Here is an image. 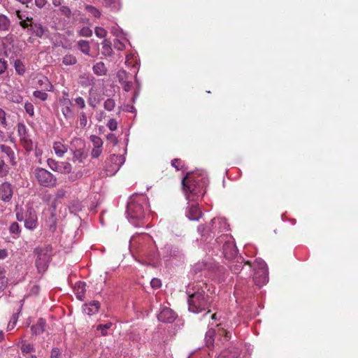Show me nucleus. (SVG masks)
I'll use <instances>...</instances> for the list:
<instances>
[{"label": "nucleus", "instance_id": "obj_1", "mask_svg": "<svg viewBox=\"0 0 358 358\" xmlns=\"http://www.w3.org/2000/svg\"><path fill=\"white\" fill-rule=\"evenodd\" d=\"M208 184V178L203 171L188 173L182 180V189L188 201L185 215L189 220L198 221L201 217L197 201L204 195Z\"/></svg>", "mask_w": 358, "mask_h": 358}, {"label": "nucleus", "instance_id": "obj_2", "mask_svg": "<svg viewBox=\"0 0 358 358\" xmlns=\"http://www.w3.org/2000/svg\"><path fill=\"white\" fill-rule=\"evenodd\" d=\"M210 287L206 281L189 285L187 289V303L189 311L199 313L208 308L212 299L206 292Z\"/></svg>", "mask_w": 358, "mask_h": 358}, {"label": "nucleus", "instance_id": "obj_3", "mask_svg": "<svg viewBox=\"0 0 358 358\" xmlns=\"http://www.w3.org/2000/svg\"><path fill=\"white\" fill-rule=\"evenodd\" d=\"M148 210V198L143 195H133L128 201L127 214L128 220L134 226H139Z\"/></svg>", "mask_w": 358, "mask_h": 358}, {"label": "nucleus", "instance_id": "obj_4", "mask_svg": "<svg viewBox=\"0 0 358 358\" xmlns=\"http://www.w3.org/2000/svg\"><path fill=\"white\" fill-rule=\"evenodd\" d=\"M125 64L127 66H132L133 73H134V76L127 73L125 70H119L117 73L118 82L124 90L139 89L141 86L136 78V74L138 71V64L136 62L135 64H133L132 62L130 61L129 56L126 57Z\"/></svg>", "mask_w": 358, "mask_h": 358}, {"label": "nucleus", "instance_id": "obj_5", "mask_svg": "<svg viewBox=\"0 0 358 358\" xmlns=\"http://www.w3.org/2000/svg\"><path fill=\"white\" fill-rule=\"evenodd\" d=\"M250 268L253 269V281L259 287L265 285L268 281V267L266 262L262 259H256L252 264L245 262Z\"/></svg>", "mask_w": 358, "mask_h": 358}, {"label": "nucleus", "instance_id": "obj_6", "mask_svg": "<svg viewBox=\"0 0 358 358\" xmlns=\"http://www.w3.org/2000/svg\"><path fill=\"white\" fill-rule=\"evenodd\" d=\"M215 244L217 250H222V254L226 259H233L236 257L238 250L233 238L228 234H222L217 237Z\"/></svg>", "mask_w": 358, "mask_h": 358}, {"label": "nucleus", "instance_id": "obj_7", "mask_svg": "<svg viewBox=\"0 0 358 358\" xmlns=\"http://www.w3.org/2000/svg\"><path fill=\"white\" fill-rule=\"evenodd\" d=\"M32 173L38 184L43 187L52 188L57 185L56 176L44 168L36 167Z\"/></svg>", "mask_w": 358, "mask_h": 358}, {"label": "nucleus", "instance_id": "obj_8", "mask_svg": "<svg viewBox=\"0 0 358 358\" xmlns=\"http://www.w3.org/2000/svg\"><path fill=\"white\" fill-rule=\"evenodd\" d=\"M38 257L36 260V266L38 272H44L47 268L52 255V248L50 245L36 250Z\"/></svg>", "mask_w": 358, "mask_h": 358}, {"label": "nucleus", "instance_id": "obj_9", "mask_svg": "<svg viewBox=\"0 0 358 358\" xmlns=\"http://www.w3.org/2000/svg\"><path fill=\"white\" fill-rule=\"evenodd\" d=\"M160 255L164 261H170L182 259L183 254L177 246L166 243L160 249Z\"/></svg>", "mask_w": 358, "mask_h": 358}, {"label": "nucleus", "instance_id": "obj_10", "mask_svg": "<svg viewBox=\"0 0 358 358\" xmlns=\"http://www.w3.org/2000/svg\"><path fill=\"white\" fill-rule=\"evenodd\" d=\"M125 158L121 155H112L108 161V165L106 169V176H114L124 164Z\"/></svg>", "mask_w": 358, "mask_h": 358}, {"label": "nucleus", "instance_id": "obj_11", "mask_svg": "<svg viewBox=\"0 0 358 358\" xmlns=\"http://www.w3.org/2000/svg\"><path fill=\"white\" fill-rule=\"evenodd\" d=\"M17 131L20 136V141L24 148L27 152L31 151L34 148V143L30 138L27 127L24 123H19L17 124Z\"/></svg>", "mask_w": 358, "mask_h": 358}, {"label": "nucleus", "instance_id": "obj_12", "mask_svg": "<svg viewBox=\"0 0 358 358\" xmlns=\"http://www.w3.org/2000/svg\"><path fill=\"white\" fill-rule=\"evenodd\" d=\"M215 268V265H213L212 263H206V262H198L191 269L192 274L194 275V278L198 280L197 282L201 283L199 278L203 275H206L210 271H214Z\"/></svg>", "mask_w": 358, "mask_h": 358}, {"label": "nucleus", "instance_id": "obj_13", "mask_svg": "<svg viewBox=\"0 0 358 358\" xmlns=\"http://www.w3.org/2000/svg\"><path fill=\"white\" fill-rule=\"evenodd\" d=\"M47 164L51 170L60 173H69L72 170L71 164L67 162H57L49 158L47 159Z\"/></svg>", "mask_w": 358, "mask_h": 358}, {"label": "nucleus", "instance_id": "obj_14", "mask_svg": "<svg viewBox=\"0 0 358 358\" xmlns=\"http://www.w3.org/2000/svg\"><path fill=\"white\" fill-rule=\"evenodd\" d=\"M38 225V218L34 209L28 208L25 213L24 227L27 229L34 230Z\"/></svg>", "mask_w": 358, "mask_h": 358}, {"label": "nucleus", "instance_id": "obj_15", "mask_svg": "<svg viewBox=\"0 0 358 358\" xmlns=\"http://www.w3.org/2000/svg\"><path fill=\"white\" fill-rule=\"evenodd\" d=\"M210 224L211 227L208 230L213 234H215L217 230L219 233L220 231H228L229 229V226L224 218H213L211 220Z\"/></svg>", "mask_w": 358, "mask_h": 358}, {"label": "nucleus", "instance_id": "obj_16", "mask_svg": "<svg viewBox=\"0 0 358 358\" xmlns=\"http://www.w3.org/2000/svg\"><path fill=\"white\" fill-rule=\"evenodd\" d=\"M162 259L160 255V250L155 249L150 250L145 255V262L147 264L157 267L159 265L160 261Z\"/></svg>", "mask_w": 358, "mask_h": 358}, {"label": "nucleus", "instance_id": "obj_17", "mask_svg": "<svg viewBox=\"0 0 358 358\" xmlns=\"http://www.w3.org/2000/svg\"><path fill=\"white\" fill-rule=\"evenodd\" d=\"M159 321L166 323H171L176 318V314L169 308H162L157 315Z\"/></svg>", "mask_w": 358, "mask_h": 358}, {"label": "nucleus", "instance_id": "obj_18", "mask_svg": "<svg viewBox=\"0 0 358 358\" xmlns=\"http://www.w3.org/2000/svg\"><path fill=\"white\" fill-rule=\"evenodd\" d=\"M14 36L13 34H8L2 38V46L5 55L8 57L9 54L11 55L10 58L13 57L14 53Z\"/></svg>", "mask_w": 358, "mask_h": 358}, {"label": "nucleus", "instance_id": "obj_19", "mask_svg": "<svg viewBox=\"0 0 358 358\" xmlns=\"http://www.w3.org/2000/svg\"><path fill=\"white\" fill-rule=\"evenodd\" d=\"M13 194L12 185L8 182H4L0 185V199L8 202L11 200Z\"/></svg>", "mask_w": 358, "mask_h": 358}, {"label": "nucleus", "instance_id": "obj_20", "mask_svg": "<svg viewBox=\"0 0 358 358\" xmlns=\"http://www.w3.org/2000/svg\"><path fill=\"white\" fill-rule=\"evenodd\" d=\"M36 36L41 38L47 31L48 28L40 22H32L31 28L29 29Z\"/></svg>", "mask_w": 358, "mask_h": 358}, {"label": "nucleus", "instance_id": "obj_21", "mask_svg": "<svg viewBox=\"0 0 358 358\" xmlns=\"http://www.w3.org/2000/svg\"><path fill=\"white\" fill-rule=\"evenodd\" d=\"M0 150L8 157L11 165L15 166L17 164L15 153L10 147L2 144L0 145Z\"/></svg>", "mask_w": 358, "mask_h": 358}, {"label": "nucleus", "instance_id": "obj_22", "mask_svg": "<svg viewBox=\"0 0 358 358\" xmlns=\"http://www.w3.org/2000/svg\"><path fill=\"white\" fill-rule=\"evenodd\" d=\"M100 304L97 301H93L88 304H84L83 309V312L88 315H92L98 312Z\"/></svg>", "mask_w": 358, "mask_h": 358}, {"label": "nucleus", "instance_id": "obj_23", "mask_svg": "<svg viewBox=\"0 0 358 358\" xmlns=\"http://www.w3.org/2000/svg\"><path fill=\"white\" fill-rule=\"evenodd\" d=\"M46 322L43 318H39L36 324H34L31 327V330L33 334L39 335L44 332L45 329Z\"/></svg>", "mask_w": 358, "mask_h": 358}, {"label": "nucleus", "instance_id": "obj_24", "mask_svg": "<svg viewBox=\"0 0 358 358\" xmlns=\"http://www.w3.org/2000/svg\"><path fill=\"white\" fill-rule=\"evenodd\" d=\"M74 293L78 300L83 301L85 293V282H78L74 287Z\"/></svg>", "mask_w": 358, "mask_h": 358}, {"label": "nucleus", "instance_id": "obj_25", "mask_svg": "<svg viewBox=\"0 0 358 358\" xmlns=\"http://www.w3.org/2000/svg\"><path fill=\"white\" fill-rule=\"evenodd\" d=\"M53 149L57 157H62L68 151V146L60 141H57L53 144Z\"/></svg>", "mask_w": 358, "mask_h": 358}, {"label": "nucleus", "instance_id": "obj_26", "mask_svg": "<svg viewBox=\"0 0 358 358\" xmlns=\"http://www.w3.org/2000/svg\"><path fill=\"white\" fill-rule=\"evenodd\" d=\"M239 350L237 348H231L223 350L217 358H237L239 356Z\"/></svg>", "mask_w": 358, "mask_h": 358}, {"label": "nucleus", "instance_id": "obj_27", "mask_svg": "<svg viewBox=\"0 0 358 358\" xmlns=\"http://www.w3.org/2000/svg\"><path fill=\"white\" fill-rule=\"evenodd\" d=\"M102 3L112 11H118L122 6L120 0H102Z\"/></svg>", "mask_w": 358, "mask_h": 358}, {"label": "nucleus", "instance_id": "obj_28", "mask_svg": "<svg viewBox=\"0 0 358 358\" xmlns=\"http://www.w3.org/2000/svg\"><path fill=\"white\" fill-rule=\"evenodd\" d=\"M11 25V21L9 17L2 13H0V32H6L9 30Z\"/></svg>", "mask_w": 358, "mask_h": 358}, {"label": "nucleus", "instance_id": "obj_29", "mask_svg": "<svg viewBox=\"0 0 358 358\" xmlns=\"http://www.w3.org/2000/svg\"><path fill=\"white\" fill-rule=\"evenodd\" d=\"M72 152L73 161H78L79 163H83L87 157V152L82 148L76 149Z\"/></svg>", "mask_w": 358, "mask_h": 358}, {"label": "nucleus", "instance_id": "obj_30", "mask_svg": "<svg viewBox=\"0 0 358 358\" xmlns=\"http://www.w3.org/2000/svg\"><path fill=\"white\" fill-rule=\"evenodd\" d=\"M93 72L97 76H104L107 73V68L102 62H99L93 66Z\"/></svg>", "mask_w": 358, "mask_h": 358}, {"label": "nucleus", "instance_id": "obj_31", "mask_svg": "<svg viewBox=\"0 0 358 358\" xmlns=\"http://www.w3.org/2000/svg\"><path fill=\"white\" fill-rule=\"evenodd\" d=\"M78 49L85 55H90V46L87 41L80 40L77 43Z\"/></svg>", "mask_w": 358, "mask_h": 358}, {"label": "nucleus", "instance_id": "obj_32", "mask_svg": "<svg viewBox=\"0 0 358 358\" xmlns=\"http://www.w3.org/2000/svg\"><path fill=\"white\" fill-rule=\"evenodd\" d=\"M19 91H7L6 98L14 103H20L22 101V97L18 93Z\"/></svg>", "mask_w": 358, "mask_h": 358}, {"label": "nucleus", "instance_id": "obj_33", "mask_svg": "<svg viewBox=\"0 0 358 358\" xmlns=\"http://www.w3.org/2000/svg\"><path fill=\"white\" fill-rule=\"evenodd\" d=\"M215 334V331L213 329H210L206 334L205 342L208 348L213 345Z\"/></svg>", "mask_w": 358, "mask_h": 358}, {"label": "nucleus", "instance_id": "obj_34", "mask_svg": "<svg viewBox=\"0 0 358 358\" xmlns=\"http://www.w3.org/2000/svg\"><path fill=\"white\" fill-rule=\"evenodd\" d=\"M62 103L64 106L62 108V112L63 115H64V117L67 118V117L71 116V115H72V111L70 108V106L71 105V101L69 99H64L63 100Z\"/></svg>", "mask_w": 358, "mask_h": 358}, {"label": "nucleus", "instance_id": "obj_35", "mask_svg": "<svg viewBox=\"0 0 358 358\" xmlns=\"http://www.w3.org/2000/svg\"><path fill=\"white\" fill-rule=\"evenodd\" d=\"M243 259L242 257H237L236 262H232L230 265V269L234 273H238L241 272L243 268Z\"/></svg>", "mask_w": 358, "mask_h": 358}, {"label": "nucleus", "instance_id": "obj_36", "mask_svg": "<svg viewBox=\"0 0 358 358\" xmlns=\"http://www.w3.org/2000/svg\"><path fill=\"white\" fill-rule=\"evenodd\" d=\"M62 63L66 66L74 65L77 63V58L71 54H68L63 57Z\"/></svg>", "mask_w": 358, "mask_h": 358}, {"label": "nucleus", "instance_id": "obj_37", "mask_svg": "<svg viewBox=\"0 0 358 358\" xmlns=\"http://www.w3.org/2000/svg\"><path fill=\"white\" fill-rule=\"evenodd\" d=\"M101 44L103 48V54L104 55L110 56L113 53L110 41L107 39H105L103 40Z\"/></svg>", "mask_w": 358, "mask_h": 358}, {"label": "nucleus", "instance_id": "obj_38", "mask_svg": "<svg viewBox=\"0 0 358 358\" xmlns=\"http://www.w3.org/2000/svg\"><path fill=\"white\" fill-rule=\"evenodd\" d=\"M14 68L15 69V71L19 75H23L25 73V66L24 63L20 60V59H15L14 61Z\"/></svg>", "mask_w": 358, "mask_h": 358}, {"label": "nucleus", "instance_id": "obj_39", "mask_svg": "<svg viewBox=\"0 0 358 358\" xmlns=\"http://www.w3.org/2000/svg\"><path fill=\"white\" fill-rule=\"evenodd\" d=\"M85 10L94 17L99 18L101 16L100 10L96 7L91 5L85 6Z\"/></svg>", "mask_w": 358, "mask_h": 358}, {"label": "nucleus", "instance_id": "obj_40", "mask_svg": "<svg viewBox=\"0 0 358 358\" xmlns=\"http://www.w3.org/2000/svg\"><path fill=\"white\" fill-rule=\"evenodd\" d=\"M82 204L78 201H73L69 206V211L71 213L76 215L82 210Z\"/></svg>", "mask_w": 358, "mask_h": 358}, {"label": "nucleus", "instance_id": "obj_41", "mask_svg": "<svg viewBox=\"0 0 358 358\" xmlns=\"http://www.w3.org/2000/svg\"><path fill=\"white\" fill-rule=\"evenodd\" d=\"M15 15L20 21H32L33 18L27 15V11L16 10Z\"/></svg>", "mask_w": 358, "mask_h": 358}, {"label": "nucleus", "instance_id": "obj_42", "mask_svg": "<svg viewBox=\"0 0 358 358\" xmlns=\"http://www.w3.org/2000/svg\"><path fill=\"white\" fill-rule=\"evenodd\" d=\"M20 349L24 354L30 353L34 352V348L32 344L27 343L26 341H22V345Z\"/></svg>", "mask_w": 358, "mask_h": 358}, {"label": "nucleus", "instance_id": "obj_43", "mask_svg": "<svg viewBox=\"0 0 358 358\" xmlns=\"http://www.w3.org/2000/svg\"><path fill=\"white\" fill-rule=\"evenodd\" d=\"M90 140L93 144L94 148H101L103 145V141L100 137L95 135H92L90 136Z\"/></svg>", "mask_w": 358, "mask_h": 358}, {"label": "nucleus", "instance_id": "obj_44", "mask_svg": "<svg viewBox=\"0 0 358 358\" xmlns=\"http://www.w3.org/2000/svg\"><path fill=\"white\" fill-rule=\"evenodd\" d=\"M113 324L111 322H107L105 324H99L96 327L97 331H101V334L102 336H106L107 335V330L111 327Z\"/></svg>", "mask_w": 358, "mask_h": 358}, {"label": "nucleus", "instance_id": "obj_45", "mask_svg": "<svg viewBox=\"0 0 358 358\" xmlns=\"http://www.w3.org/2000/svg\"><path fill=\"white\" fill-rule=\"evenodd\" d=\"M9 167L6 165L3 160H0V177L3 178L8 175Z\"/></svg>", "mask_w": 358, "mask_h": 358}, {"label": "nucleus", "instance_id": "obj_46", "mask_svg": "<svg viewBox=\"0 0 358 358\" xmlns=\"http://www.w3.org/2000/svg\"><path fill=\"white\" fill-rule=\"evenodd\" d=\"M9 231L12 234L18 236L20 233V228L17 222H13L9 227Z\"/></svg>", "mask_w": 358, "mask_h": 358}, {"label": "nucleus", "instance_id": "obj_47", "mask_svg": "<svg viewBox=\"0 0 358 358\" xmlns=\"http://www.w3.org/2000/svg\"><path fill=\"white\" fill-rule=\"evenodd\" d=\"M115 101L112 99H108L104 102V108L107 110H109V111L112 110L115 108Z\"/></svg>", "mask_w": 358, "mask_h": 358}, {"label": "nucleus", "instance_id": "obj_48", "mask_svg": "<svg viewBox=\"0 0 358 358\" xmlns=\"http://www.w3.org/2000/svg\"><path fill=\"white\" fill-rule=\"evenodd\" d=\"M79 35L84 37H90L92 35V31L89 27H84L79 31Z\"/></svg>", "mask_w": 358, "mask_h": 358}, {"label": "nucleus", "instance_id": "obj_49", "mask_svg": "<svg viewBox=\"0 0 358 358\" xmlns=\"http://www.w3.org/2000/svg\"><path fill=\"white\" fill-rule=\"evenodd\" d=\"M6 116V114L5 111L3 109L0 108V125L3 128H6L7 127Z\"/></svg>", "mask_w": 358, "mask_h": 358}, {"label": "nucleus", "instance_id": "obj_50", "mask_svg": "<svg viewBox=\"0 0 358 358\" xmlns=\"http://www.w3.org/2000/svg\"><path fill=\"white\" fill-rule=\"evenodd\" d=\"M95 34L99 38H105L107 35V31L101 27H96Z\"/></svg>", "mask_w": 358, "mask_h": 358}, {"label": "nucleus", "instance_id": "obj_51", "mask_svg": "<svg viewBox=\"0 0 358 358\" xmlns=\"http://www.w3.org/2000/svg\"><path fill=\"white\" fill-rule=\"evenodd\" d=\"M17 319H18V317H17V314L13 315V316L11 317L10 320L8 324V327H7L8 330H12L15 327V326L17 322Z\"/></svg>", "mask_w": 358, "mask_h": 358}, {"label": "nucleus", "instance_id": "obj_52", "mask_svg": "<svg viewBox=\"0 0 358 358\" xmlns=\"http://www.w3.org/2000/svg\"><path fill=\"white\" fill-rule=\"evenodd\" d=\"M59 10L62 15H64L65 17L69 18L71 16V10L68 6H62L60 7Z\"/></svg>", "mask_w": 358, "mask_h": 358}, {"label": "nucleus", "instance_id": "obj_53", "mask_svg": "<svg viewBox=\"0 0 358 358\" xmlns=\"http://www.w3.org/2000/svg\"><path fill=\"white\" fill-rule=\"evenodd\" d=\"M107 127L109 128L110 131H115L117 128V122L116 120L111 118L108 120L107 123Z\"/></svg>", "mask_w": 358, "mask_h": 358}, {"label": "nucleus", "instance_id": "obj_54", "mask_svg": "<svg viewBox=\"0 0 358 358\" xmlns=\"http://www.w3.org/2000/svg\"><path fill=\"white\" fill-rule=\"evenodd\" d=\"M34 96L36 98H39L43 101L46 100L48 98L47 93L44 92L43 91H34Z\"/></svg>", "mask_w": 358, "mask_h": 358}, {"label": "nucleus", "instance_id": "obj_55", "mask_svg": "<svg viewBox=\"0 0 358 358\" xmlns=\"http://www.w3.org/2000/svg\"><path fill=\"white\" fill-rule=\"evenodd\" d=\"M48 3V0H34L35 6L39 9L44 8Z\"/></svg>", "mask_w": 358, "mask_h": 358}, {"label": "nucleus", "instance_id": "obj_56", "mask_svg": "<svg viewBox=\"0 0 358 358\" xmlns=\"http://www.w3.org/2000/svg\"><path fill=\"white\" fill-rule=\"evenodd\" d=\"M113 45L116 50H120V51L123 50L125 48L124 43H122V41H120L118 39H115L114 41Z\"/></svg>", "mask_w": 358, "mask_h": 358}, {"label": "nucleus", "instance_id": "obj_57", "mask_svg": "<svg viewBox=\"0 0 358 358\" xmlns=\"http://www.w3.org/2000/svg\"><path fill=\"white\" fill-rule=\"evenodd\" d=\"M87 123V116L85 113H80V125L82 127H86Z\"/></svg>", "mask_w": 358, "mask_h": 358}, {"label": "nucleus", "instance_id": "obj_58", "mask_svg": "<svg viewBox=\"0 0 358 358\" xmlns=\"http://www.w3.org/2000/svg\"><path fill=\"white\" fill-rule=\"evenodd\" d=\"M150 285L155 289L159 288L162 285L161 280L159 278H152L150 281Z\"/></svg>", "mask_w": 358, "mask_h": 358}, {"label": "nucleus", "instance_id": "obj_59", "mask_svg": "<svg viewBox=\"0 0 358 358\" xmlns=\"http://www.w3.org/2000/svg\"><path fill=\"white\" fill-rule=\"evenodd\" d=\"M24 109L26 110V112L31 116H32L34 115V106L31 103H25L24 104Z\"/></svg>", "mask_w": 358, "mask_h": 358}, {"label": "nucleus", "instance_id": "obj_60", "mask_svg": "<svg viewBox=\"0 0 358 358\" xmlns=\"http://www.w3.org/2000/svg\"><path fill=\"white\" fill-rule=\"evenodd\" d=\"M7 283H8L7 278L3 275H0V292L5 289V287L7 285Z\"/></svg>", "mask_w": 358, "mask_h": 358}, {"label": "nucleus", "instance_id": "obj_61", "mask_svg": "<svg viewBox=\"0 0 358 358\" xmlns=\"http://www.w3.org/2000/svg\"><path fill=\"white\" fill-rule=\"evenodd\" d=\"M101 148H93L91 152V156L92 158H97L101 155Z\"/></svg>", "mask_w": 358, "mask_h": 358}, {"label": "nucleus", "instance_id": "obj_62", "mask_svg": "<svg viewBox=\"0 0 358 358\" xmlns=\"http://www.w3.org/2000/svg\"><path fill=\"white\" fill-rule=\"evenodd\" d=\"M66 192L64 189H57L55 195L56 199H63L66 196Z\"/></svg>", "mask_w": 358, "mask_h": 358}, {"label": "nucleus", "instance_id": "obj_63", "mask_svg": "<svg viewBox=\"0 0 358 358\" xmlns=\"http://www.w3.org/2000/svg\"><path fill=\"white\" fill-rule=\"evenodd\" d=\"M181 160L178 159H175L171 161V165L174 166L177 170H180L181 169Z\"/></svg>", "mask_w": 358, "mask_h": 358}, {"label": "nucleus", "instance_id": "obj_64", "mask_svg": "<svg viewBox=\"0 0 358 358\" xmlns=\"http://www.w3.org/2000/svg\"><path fill=\"white\" fill-rule=\"evenodd\" d=\"M60 351L58 348H53L51 351L50 358H60Z\"/></svg>", "mask_w": 358, "mask_h": 358}]
</instances>
